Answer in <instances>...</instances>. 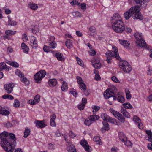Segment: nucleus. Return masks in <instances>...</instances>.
Segmentation results:
<instances>
[{
	"label": "nucleus",
	"instance_id": "1",
	"mask_svg": "<svg viewBox=\"0 0 152 152\" xmlns=\"http://www.w3.org/2000/svg\"><path fill=\"white\" fill-rule=\"evenodd\" d=\"M1 145L6 152H13L16 144V138L12 133L5 131L0 134Z\"/></svg>",
	"mask_w": 152,
	"mask_h": 152
},
{
	"label": "nucleus",
	"instance_id": "2",
	"mask_svg": "<svg viewBox=\"0 0 152 152\" xmlns=\"http://www.w3.org/2000/svg\"><path fill=\"white\" fill-rule=\"evenodd\" d=\"M111 23L113 30L116 33H121L125 30L124 23L120 15L118 13L113 15Z\"/></svg>",
	"mask_w": 152,
	"mask_h": 152
},
{
	"label": "nucleus",
	"instance_id": "3",
	"mask_svg": "<svg viewBox=\"0 0 152 152\" xmlns=\"http://www.w3.org/2000/svg\"><path fill=\"white\" fill-rule=\"evenodd\" d=\"M124 16L126 20H128L132 16L134 19L142 20L143 19V16L140 12V7L138 5L132 7L124 13Z\"/></svg>",
	"mask_w": 152,
	"mask_h": 152
},
{
	"label": "nucleus",
	"instance_id": "4",
	"mask_svg": "<svg viewBox=\"0 0 152 152\" xmlns=\"http://www.w3.org/2000/svg\"><path fill=\"white\" fill-rule=\"evenodd\" d=\"M116 94L114 89L113 90L111 88L107 89L104 93V96L105 98L108 99L109 98L113 97L114 100L117 99L119 102L123 103L125 101V98L123 94L121 92H118L117 96H115Z\"/></svg>",
	"mask_w": 152,
	"mask_h": 152
},
{
	"label": "nucleus",
	"instance_id": "5",
	"mask_svg": "<svg viewBox=\"0 0 152 152\" xmlns=\"http://www.w3.org/2000/svg\"><path fill=\"white\" fill-rule=\"evenodd\" d=\"M109 111L121 123L124 122L125 120L124 117L128 118H130V117L129 113L123 107H121V111L124 116L119 112L115 110L113 108L110 109Z\"/></svg>",
	"mask_w": 152,
	"mask_h": 152
},
{
	"label": "nucleus",
	"instance_id": "6",
	"mask_svg": "<svg viewBox=\"0 0 152 152\" xmlns=\"http://www.w3.org/2000/svg\"><path fill=\"white\" fill-rule=\"evenodd\" d=\"M134 35L137 46L142 48H144L147 46L143 35L142 33L136 32L134 34Z\"/></svg>",
	"mask_w": 152,
	"mask_h": 152
},
{
	"label": "nucleus",
	"instance_id": "7",
	"mask_svg": "<svg viewBox=\"0 0 152 152\" xmlns=\"http://www.w3.org/2000/svg\"><path fill=\"white\" fill-rule=\"evenodd\" d=\"M119 65L120 68L125 73H129L132 70L131 65L125 60H120Z\"/></svg>",
	"mask_w": 152,
	"mask_h": 152
},
{
	"label": "nucleus",
	"instance_id": "8",
	"mask_svg": "<svg viewBox=\"0 0 152 152\" xmlns=\"http://www.w3.org/2000/svg\"><path fill=\"white\" fill-rule=\"evenodd\" d=\"M46 72L45 70H41L36 73L34 75V78L37 83H40L41 80L46 75Z\"/></svg>",
	"mask_w": 152,
	"mask_h": 152
},
{
	"label": "nucleus",
	"instance_id": "9",
	"mask_svg": "<svg viewBox=\"0 0 152 152\" xmlns=\"http://www.w3.org/2000/svg\"><path fill=\"white\" fill-rule=\"evenodd\" d=\"M15 84L12 82L5 84L4 86V88L6 93L8 94H11L13 90Z\"/></svg>",
	"mask_w": 152,
	"mask_h": 152
},
{
	"label": "nucleus",
	"instance_id": "10",
	"mask_svg": "<svg viewBox=\"0 0 152 152\" xmlns=\"http://www.w3.org/2000/svg\"><path fill=\"white\" fill-rule=\"evenodd\" d=\"M55 39V37L53 36H50L48 39V41L50 42H49V45L53 49L55 48L57 46L56 42L54 41ZM48 43H49V42Z\"/></svg>",
	"mask_w": 152,
	"mask_h": 152
},
{
	"label": "nucleus",
	"instance_id": "11",
	"mask_svg": "<svg viewBox=\"0 0 152 152\" xmlns=\"http://www.w3.org/2000/svg\"><path fill=\"white\" fill-rule=\"evenodd\" d=\"M105 55L107 58L106 61L108 64L111 63V60L112 58L115 57V55L112 53V52H111V51H107L105 53Z\"/></svg>",
	"mask_w": 152,
	"mask_h": 152
},
{
	"label": "nucleus",
	"instance_id": "12",
	"mask_svg": "<svg viewBox=\"0 0 152 152\" xmlns=\"http://www.w3.org/2000/svg\"><path fill=\"white\" fill-rule=\"evenodd\" d=\"M66 149L69 152H77L75 146L72 142H69V144H66Z\"/></svg>",
	"mask_w": 152,
	"mask_h": 152
},
{
	"label": "nucleus",
	"instance_id": "13",
	"mask_svg": "<svg viewBox=\"0 0 152 152\" xmlns=\"http://www.w3.org/2000/svg\"><path fill=\"white\" fill-rule=\"evenodd\" d=\"M44 121L36 120L34 122L36 127L38 128H42L46 126L47 124L43 122Z\"/></svg>",
	"mask_w": 152,
	"mask_h": 152
},
{
	"label": "nucleus",
	"instance_id": "14",
	"mask_svg": "<svg viewBox=\"0 0 152 152\" xmlns=\"http://www.w3.org/2000/svg\"><path fill=\"white\" fill-rule=\"evenodd\" d=\"M77 83L79 85L80 88L83 87V88H85L86 84L83 83V81L82 80V78L80 76H77L76 77Z\"/></svg>",
	"mask_w": 152,
	"mask_h": 152
},
{
	"label": "nucleus",
	"instance_id": "15",
	"mask_svg": "<svg viewBox=\"0 0 152 152\" xmlns=\"http://www.w3.org/2000/svg\"><path fill=\"white\" fill-rule=\"evenodd\" d=\"M113 49L114 51L111 52L115 55V57L118 60H121V58L119 56L117 48L115 46H113Z\"/></svg>",
	"mask_w": 152,
	"mask_h": 152
},
{
	"label": "nucleus",
	"instance_id": "16",
	"mask_svg": "<svg viewBox=\"0 0 152 152\" xmlns=\"http://www.w3.org/2000/svg\"><path fill=\"white\" fill-rule=\"evenodd\" d=\"M119 41L120 44L126 48H128L130 45V44L128 41L119 39Z\"/></svg>",
	"mask_w": 152,
	"mask_h": 152
},
{
	"label": "nucleus",
	"instance_id": "17",
	"mask_svg": "<svg viewBox=\"0 0 152 152\" xmlns=\"http://www.w3.org/2000/svg\"><path fill=\"white\" fill-rule=\"evenodd\" d=\"M8 25L10 26H15L17 25V22L15 20H13L12 19L10 18V16H8Z\"/></svg>",
	"mask_w": 152,
	"mask_h": 152
},
{
	"label": "nucleus",
	"instance_id": "18",
	"mask_svg": "<svg viewBox=\"0 0 152 152\" xmlns=\"http://www.w3.org/2000/svg\"><path fill=\"white\" fill-rule=\"evenodd\" d=\"M55 56L57 60L59 61H62L64 60L63 54L60 53L58 52L56 53Z\"/></svg>",
	"mask_w": 152,
	"mask_h": 152
},
{
	"label": "nucleus",
	"instance_id": "19",
	"mask_svg": "<svg viewBox=\"0 0 152 152\" xmlns=\"http://www.w3.org/2000/svg\"><path fill=\"white\" fill-rule=\"evenodd\" d=\"M145 132L148 136V137H146V140L152 142V132L150 130H146Z\"/></svg>",
	"mask_w": 152,
	"mask_h": 152
},
{
	"label": "nucleus",
	"instance_id": "20",
	"mask_svg": "<svg viewBox=\"0 0 152 152\" xmlns=\"http://www.w3.org/2000/svg\"><path fill=\"white\" fill-rule=\"evenodd\" d=\"M57 83V80L55 79H49L48 81V84L51 87L55 86Z\"/></svg>",
	"mask_w": 152,
	"mask_h": 152
},
{
	"label": "nucleus",
	"instance_id": "21",
	"mask_svg": "<svg viewBox=\"0 0 152 152\" xmlns=\"http://www.w3.org/2000/svg\"><path fill=\"white\" fill-rule=\"evenodd\" d=\"M28 7L33 10H36L38 8V6L34 3H30L28 4Z\"/></svg>",
	"mask_w": 152,
	"mask_h": 152
},
{
	"label": "nucleus",
	"instance_id": "22",
	"mask_svg": "<svg viewBox=\"0 0 152 152\" xmlns=\"http://www.w3.org/2000/svg\"><path fill=\"white\" fill-rule=\"evenodd\" d=\"M21 47L23 50V52L26 54H28V53L29 48L27 46L26 43L23 42L21 44Z\"/></svg>",
	"mask_w": 152,
	"mask_h": 152
},
{
	"label": "nucleus",
	"instance_id": "23",
	"mask_svg": "<svg viewBox=\"0 0 152 152\" xmlns=\"http://www.w3.org/2000/svg\"><path fill=\"white\" fill-rule=\"evenodd\" d=\"M4 69L7 71L9 70L8 67L6 65L5 63L4 62H1L0 63V71H2Z\"/></svg>",
	"mask_w": 152,
	"mask_h": 152
},
{
	"label": "nucleus",
	"instance_id": "24",
	"mask_svg": "<svg viewBox=\"0 0 152 152\" xmlns=\"http://www.w3.org/2000/svg\"><path fill=\"white\" fill-rule=\"evenodd\" d=\"M65 45L68 48L70 49L73 47L72 41L70 39H67L65 42Z\"/></svg>",
	"mask_w": 152,
	"mask_h": 152
},
{
	"label": "nucleus",
	"instance_id": "25",
	"mask_svg": "<svg viewBox=\"0 0 152 152\" xmlns=\"http://www.w3.org/2000/svg\"><path fill=\"white\" fill-rule=\"evenodd\" d=\"M89 118L91 119V121L95 122L96 120H99L100 118V117L98 115H96V114L92 115L89 116Z\"/></svg>",
	"mask_w": 152,
	"mask_h": 152
},
{
	"label": "nucleus",
	"instance_id": "26",
	"mask_svg": "<svg viewBox=\"0 0 152 152\" xmlns=\"http://www.w3.org/2000/svg\"><path fill=\"white\" fill-rule=\"evenodd\" d=\"M20 80L21 82L24 83L26 85H28L29 84V80L24 77V75L23 76L20 77Z\"/></svg>",
	"mask_w": 152,
	"mask_h": 152
},
{
	"label": "nucleus",
	"instance_id": "27",
	"mask_svg": "<svg viewBox=\"0 0 152 152\" xmlns=\"http://www.w3.org/2000/svg\"><path fill=\"white\" fill-rule=\"evenodd\" d=\"M93 140L94 142H96L97 144L99 145L102 144V143L101 142V140L99 136H95L93 138Z\"/></svg>",
	"mask_w": 152,
	"mask_h": 152
},
{
	"label": "nucleus",
	"instance_id": "28",
	"mask_svg": "<svg viewBox=\"0 0 152 152\" xmlns=\"http://www.w3.org/2000/svg\"><path fill=\"white\" fill-rule=\"evenodd\" d=\"M68 86L67 83L65 81L62 82V85L61 87V89L62 91H65L68 89Z\"/></svg>",
	"mask_w": 152,
	"mask_h": 152
},
{
	"label": "nucleus",
	"instance_id": "29",
	"mask_svg": "<svg viewBox=\"0 0 152 152\" xmlns=\"http://www.w3.org/2000/svg\"><path fill=\"white\" fill-rule=\"evenodd\" d=\"M119 139L123 142H124L127 139L126 136L124 135L123 132L120 133L119 134Z\"/></svg>",
	"mask_w": 152,
	"mask_h": 152
},
{
	"label": "nucleus",
	"instance_id": "30",
	"mask_svg": "<svg viewBox=\"0 0 152 152\" xmlns=\"http://www.w3.org/2000/svg\"><path fill=\"white\" fill-rule=\"evenodd\" d=\"M92 123L93 122L89 116L85 119L84 122V124L87 126H90Z\"/></svg>",
	"mask_w": 152,
	"mask_h": 152
},
{
	"label": "nucleus",
	"instance_id": "31",
	"mask_svg": "<svg viewBox=\"0 0 152 152\" xmlns=\"http://www.w3.org/2000/svg\"><path fill=\"white\" fill-rule=\"evenodd\" d=\"M30 129L28 127L26 128L24 133L23 137L25 138H27L30 135Z\"/></svg>",
	"mask_w": 152,
	"mask_h": 152
},
{
	"label": "nucleus",
	"instance_id": "32",
	"mask_svg": "<svg viewBox=\"0 0 152 152\" xmlns=\"http://www.w3.org/2000/svg\"><path fill=\"white\" fill-rule=\"evenodd\" d=\"M92 108L93 109L92 111L94 114H96V112L98 111L100 109L99 106L97 105H94L92 107Z\"/></svg>",
	"mask_w": 152,
	"mask_h": 152
},
{
	"label": "nucleus",
	"instance_id": "33",
	"mask_svg": "<svg viewBox=\"0 0 152 152\" xmlns=\"http://www.w3.org/2000/svg\"><path fill=\"white\" fill-rule=\"evenodd\" d=\"M2 98L4 99H8L9 100H13L14 99V97L9 94H4L2 96Z\"/></svg>",
	"mask_w": 152,
	"mask_h": 152
},
{
	"label": "nucleus",
	"instance_id": "34",
	"mask_svg": "<svg viewBox=\"0 0 152 152\" xmlns=\"http://www.w3.org/2000/svg\"><path fill=\"white\" fill-rule=\"evenodd\" d=\"M102 124L103 125V129L104 130L108 131L109 130V125L107 121H103Z\"/></svg>",
	"mask_w": 152,
	"mask_h": 152
},
{
	"label": "nucleus",
	"instance_id": "35",
	"mask_svg": "<svg viewBox=\"0 0 152 152\" xmlns=\"http://www.w3.org/2000/svg\"><path fill=\"white\" fill-rule=\"evenodd\" d=\"M124 109H132L133 108L132 105L129 103L126 102L123 104Z\"/></svg>",
	"mask_w": 152,
	"mask_h": 152
},
{
	"label": "nucleus",
	"instance_id": "36",
	"mask_svg": "<svg viewBox=\"0 0 152 152\" xmlns=\"http://www.w3.org/2000/svg\"><path fill=\"white\" fill-rule=\"evenodd\" d=\"M109 115L105 113H102L101 114V118L104 121H107Z\"/></svg>",
	"mask_w": 152,
	"mask_h": 152
},
{
	"label": "nucleus",
	"instance_id": "37",
	"mask_svg": "<svg viewBox=\"0 0 152 152\" xmlns=\"http://www.w3.org/2000/svg\"><path fill=\"white\" fill-rule=\"evenodd\" d=\"M10 114V112L9 111L7 110H2V109L0 112V114L4 115H8Z\"/></svg>",
	"mask_w": 152,
	"mask_h": 152
},
{
	"label": "nucleus",
	"instance_id": "38",
	"mask_svg": "<svg viewBox=\"0 0 152 152\" xmlns=\"http://www.w3.org/2000/svg\"><path fill=\"white\" fill-rule=\"evenodd\" d=\"M108 121L109 123H111L114 124H115L117 123V120L111 117H110L109 116L107 120Z\"/></svg>",
	"mask_w": 152,
	"mask_h": 152
},
{
	"label": "nucleus",
	"instance_id": "39",
	"mask_svg": "<svg viewBox=\"0 0 152 152\" xmlns=\"http://www.w3.org/2000/svg\"><path fill=\"white\" fill-rule=\"evenodd\" d=\"M85 88V89L83 88V87H82V88H80L81 89V90L83 91L84 93L85 94V95L86 96H87L90 94V91L86 89V85Z\"/></svg>",
	"mask_w": 152,
	"mask_h": 152
},
{
	"label": "nucleus",
	"instance_id": "40",
	"mask_svg": "<svg viewBox=\"0 0 152 152\" xmlns=\"http://www.w3.org/2000/svg\"><path fill=\"white\" fill-rule=\"evenodd\" d=\"M40 96L38 95H36L33 100L34 101L35 104L38 103L40 100Z\"/></svg>",
	"mask_w": 152,
	"mask_h": 152
},
{
	"label": "nucleus",
	"instance_id": "41",
	"mask_svg": "<svg viewBox=\"0 0 152 152\" xmlns=\"http://www.w3.org/2000/svg\"><path fill=\"white\" fill-rule=\"evenodd\" d=\"M8 64H9L15 68H18L19 66V64H18L15 61H9V63Z\"/></svg>",
	"mask_w": 152,
	"mask_h": 152
},
{
	"label": "nucleus",
	"instance_id": "42",
	"mask_svg": "<svg viewBox=\"0 0 152 152\" xmlns=\"http://www.w3.org/2000/svg\"><path fill=\"white\" fill-rule=\"evenodd\" d=\"M15 73L20 78L23 76L24 75L19 69H18L16 70Z\"/></svg>",
	"mask_w": 152,
	"mask_h": 152
},
{
	"label": "nucleus",
	"instance_id": "43",
	"mask_svg": "<svg viewBox=\"0 0 152 152\" xmlns=\"http://www.w3.org/2000/svg\"><path fill=\"white\" fill-rule=\"evenodd\" d=\"M16 33V31L11 30H7L5 31V34L9 36L14 35Z\"/></svg>",
	"mask_w": 152,
	"mask_h": 152
},
{
	"label": "nucleus",
	"instance_id": "44",
	"mask_svg": "<svg viewBox=\"0 0 152 152\" xmlns=\"http://www.w3.org/2000/svg\"><path fill=\"white\" fill-rule=\"evenodd\" d=\"M124 144L127 147H132V144L131 142L129 140H127V139L123 142Z\"/></svg>",
	"mask_w": 152,
	"mask_h": 152
},
{
	"label": "nucleus",
	"instance_id": "45",
	"mask_svg": "<svg viewBox=\"0 0 152 152\" xmlns=\"http://www.w3.org/2000/svg\"><path fill=\"white\" fill-rule=\"evenodd\" d=\"M72 15L75 17L78 16L81 17L83 16L78 11L73 12L72 13Z\"/></svg>",
	"mask_w": 152,
	"mask_h": 152
},
{
	"label": "nucleus",
	"instance_id": "46",
	"mask_svg": "<svg viewBox=\"0 0 152 152\" xmlns=\"http://www.w3.org/2000/svg\"><path fill=\"white\" fill-rule=\"evenodd\" d=\"M31 45L33 48H36L38 46V44L37 41V40L36 41L31 42Z\"/></svg>",
	"mask_w": 152,
	"mask_h": 152
},
{
	"label": "nucleus",
	"instance_id": "47",
	"mask_svg": "<svg viewBox=\"0 0 152 152\" xmlns=\"http://www.w3.org/2000/svg\"><path fill=\"white\" fill-rule=\"evenodd\" d=\"M50 48H52L50 46H47L46 45H44L43 47V49L45 52H48L50 51Z\"/></svg>",
	"mask_w": 152,
	"mask_h": 152
},
{
	"label": "nucleus",
	"instance_id": "48",
	"mask_svg": "<svg viewBox=\"0 0 152 152\" xmlns=\"http://www.w3.org/2000/svg\"><path fill=\"white\" fill-rule=\"evenodd\" d=\"M92 65L94 68L97 69L100 68L101 66V64L100 62L97 63L93 64Z\"/></svg>",
	"mask_w": 152,
	"mask_h": 152
},
{
	"label": "nucleus",
	"instance_id": "49",
	"mask_svg": "<svg viewBox=\"0 0 152 152\" xmlns=\"http://www.w3.org/2000/svg\"><path fill=\"white\" fill-rule=\"evenodd\" d=\"M62 136L63 137V138L64 139V140L67 143V144L69 143V142H72L68 139V137L67 135L66 134H62Z\"/></svg>",
	"mask_w": 152,
	"mask_h": 152
},
{
	"label": "nucleus",
	"instance_id": "50",
	"mask_svg": "<svg viewBox=\"0 0 152 152\" xmlns=\"http://www.w3.org/2000/svg\"><path fill=\"white\" fill-rule=\"evenodd\" d=\"M75 59L77 61L78 64L79 65L82 66V65H83V61L81 59H80L78 57H76Z\"/></svg>",
	"mask_w": 152,
	"mask_h": 152
},
{
	"label": "nucleus",
	"instance_id": "51",
	"mask_svg": "<svg viewBox=\"0 0 152 152\" xmlns=\"http://www.w3.org/2000/svg\"><path fill=\"white\" fill-rule=\"evenodd\" d=\"M88 144L87 141L85 140H82L80 142V144L82 146L84 147Z\"/></svg>",
	"mask_w": 152,
	"mask_h": 152
},
{
	"label": "nucleus",
	"instance_id": "52",
	"mask_svg": "<svg viewBox=\"0 0 152 152\" xmlns=\"http://www.w3.org/2000/svg\"><path fill=\"white\" fill-rule=\"evenodd\" d=\"M13 106L15 107H18L20 106L19 101L18 99H15L14 102L13 104Z\"/></svg>",
	"mask_w": 152,
	"mask_h": 152
},
{
	"label": "nucleus",
	"instance_id": "53",
	"mask_svg": "<svg viewBox=\"0 0 152 152\" xmlns=\"http://www.w3.org/2000/svg\"><path fill=\"white\" fill-rule=\"evenodd\" d=\"M126 97L127 99H130L131 98V95L130 91L128 90L126 91Z\"/></svg>",
	"mask_w": 152,
	"mask_h": 152
},
{
	"label": "nucleus",
	"instance_id": "54",
	"mask_svg": "<svg viewBox=\"0 0 152 152\" xmlns=\"http://www.w3.org/2000/svg\"><path fill=\"white\" fill-rule=\"evenodd\" d=\"M69 137L72 138H74L76 136V134L71 130L69 131Z\"/></svg>",
	"mask_w": 152,
	"mask_h": 152
},
{
	"label": "nucleus",
	"instance_id": "55",
	"mask_svg": "<svg viewBox=\"0 0 152 152\" xmlns=\"http://www.w3.org/2000/svg\"><path fill=\"white\" fill-rule=\"evenodd\" d=\"M133 121L137 123V124L140 122L141 120L137 116L134 115L133 118Z\"/></svg>",
	"mask_w": 152,
	"mask_h": 152
},
{
	"label": "nucleus",
	"instance_id": "56",
	"mask_svg": "<svg viewBox=\"0 0 152 152\" xmlns=\"http://www.w3.org/2000/svg\"><path fill=\"white\" fill-rule=\"evenodd\" d=\"M99 62H100L99 59L98 57L95 58L91 61V63L92 65L93 64H95Z\"/></svg>",
	"mask_w": 152,
	"mask_h": 152
},
{
	"label": "nucleus",
	"instance_id": "57",
	"mask_svg": "<svg viewBox=\"0 0 152 152\" xmlns=\"http://www.w3.org/2000/svg\"><path fill=\"white\" fill-rule=\"evenodd\" d=\"M88 53L90 56H94L96 55V52L93 50H91L88 51Z\"/></svg>",
	"mask_w": 152,
	"mask_h": 152
},
{
	"label": "nucleus",
	"instance_id": "58",
	"mask_svg": "<svg viewBox=\"0 0 152 152\" xmlns=\"http://www.w3.org/2000/svg\"><path fill=\"white\" fill-rule=\"evenodd\" d=\"M80 7L81 9L83 11L86 9V4L85 3H82L80 4Z\"/></svg>",
	"mask_w": 152,
	"mask_h": 152
},
{
	"label": "nucleus",
	"instance_id": "59",
	"mask_svg": "<svg viewBox=\"0 0 152 152\" xmlns=\"http://www.w3.org/2000/svg\"><path fill=\"white\" fill-rule=\"evenodd\" d=\"M48 149L50 150H54L55 149L54 145L51 143H50L48 144Z\"/></svg>",
	"mask_w": 152,
	"mask_h": 152
},
{
	"label": "nucleus",
	"instance_id": "60",
	"mask_svg": "<svg viewBox=\"0 0 152 152\" xmlns=\"http://www.w3.org/2000/svg\"><path fill=\"white\" fill-rule=\"evenodd\" d=\"M89 31L92 33H95L96 30L95 28L93 26H91L88 28Z\"/></svg>",
	"mask_w": 152,
	"mask_h": 152
},
{
	"label": "nucleus",
	"instance_id": "61",
	"mask_svg": "<svg viewBox=\"0 0 152 152\" xmlns=\"http://www.w3.org/2000/svg\"><path fill=\"white\" fill-rule=\"evenodd\" d=\"M85 106V104L82 103L78 106V108L80 110H83Z\"/></svg>",
	"mask_w": 152,
	"mask_h": 152
},
{
	"label": "nucleus",
	"instance_id": "62",
	"mask_svg": "<svg viewBox=\"0 0 152 152\" xmlns=\"http://www.w3.org/2000/svg\"><path fill=\"white\" fill-rule=\"evenodd\" d=\"M55 134L56 135L57 137H60L62 136V134L61 133V132L59 129L57 130L55 132Z\"/></svg>",
	"mask_w": 152,
	"mask_h": 152
},
{
	"label": "nucleus",
	"instance_id": "63",
	"mask_svg": "<svg viewBox=\"0 0 152 152\" xmlns=\"http://www.w3.org/2000/svg\"><path fill=\"white\" fill-rule=\"evenodd\" d=\"M71 4L72 5H79L80 3L77 0H73Z\"/></svg>",
	"mask_w": 152,
	"mask_h": 152
},
{
	"label": "nucleus",
	"instance_id": "64",
	"mask_svg": "<svg viewBox=\"0 0 152 152\" xmlns=\"http://www.w3.org/2000/svg\"><path fill=\"white\" fill-rule=\"evenodd\" d=\"M50 126L52 127H55L56 125L55 120H50Z\"/></svg>",
	"mask_w": 152,
	"mask_h": 152
}]
</instances>
